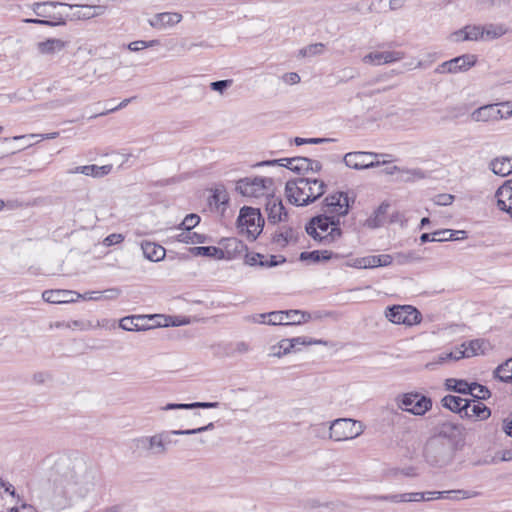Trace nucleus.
Listing matches in <instances>:
<instances>
[{
  "label": "nucleus",
  "instance_id": "12",
  "mask_svg": "<svg viewBox=\"0 0 512 512\" xmlns=\"http://www.w3.org/2000/svg\"><path fill=\"white\" fill-rule=\"evenodd\" d=\"M334 218V216L324 214L312 217L306 224L305 230L315 241L322 243L324 241L323 236L329 232Z\"/></svg>",
  "mask_w": 512,
  "mask_h": 512
},
{
  "label": "nucleus",
  "instance_id": "31",
  "mask_svg": "<svg viewBox=\"0 0 512 512\" xmlns=\"http://www.w3.org/2000/svg\"><path fill=\"white\" fill-rule=\"evenodd\" d=\"M190 252L194 256L211 257L218 260L226 258L224 250L215 246H197L191 248Z\"/></svg>",
  "mask_w": 512,
  "mask_h": 512
},
{
  "label": "nucleus",
  "instance_id": "52",
  "mask_svg": "<svg viewBox=\"0 0 512 512\" xmlns=\"http://www.w3.org/2000/svg\"><path fill=\"white\" fill-rule=\"evenodd\" d=\"M23 22L29 23V24L51 26V27L65 25V19L63 17V14H59V18H57V21H50V20L39 19V18H26L23 20Z\"/></svg>",
  "mask_w": 512,
  "mask_h": 512
},
{
  "label": "nucleus",
  "instance_id": "26",
  "mask_svg": "<svg viewBox=\"0 0 512 512\" xmlns=\"http://www.w3.org/2000/svg\"><path fill=\"white\" fill-rule=\"evenodd\" d=\"M66 46L67 42L61 39L49 38L45 41L39 42L37 44V49L39 53L43 55H54L62 51Z\"/></svg>",
  "mask_w": 512,
  "mask_h": 512
},
{
  "label": "nucleus",
  "instance_id": "40",
  "mask_svg": "<svg viewBox=\"0 0 512 512\" xmlns=\"http://www.w3.org/2000/svg\"><path fill=\"white\" fill-rule=\"evenodd\" d=\"M446 385L448 389L457 393L474 395V393L471 392V383H468L465 380H458L453 378L447 379Z\"/></svg>",
  "mask_w": 512,
  "mask_h": 512
},
{
  "label": "nucleus",
  "instance_id": "17",
  "mask_svg": "<svg viewBox=\"0 0 512 512\" xmlns=\"http://www.w3.org/2000/svg\"><path fill=\"white\" fill-rule=\"evenodd\" d=\"M42 299L52 304L72 303L80 299V293L71 290H45Z\"/></svg>",
  "mask_w": 512,
  "mask_h": 512
},
{
  "label": "nucleus",
  "instance_id": "33",
  "mask_svg": "<svg viewBox=\"0 0 512 512\" xmlns=\"http://www.w3.org/2000/svg\"><path fill=\"white\" fill-rule=\"evenodd\" d=\"M311 159L307 157H292L286 158L285 164L282 167H286L289 170L297 173L308 172V166L311 165Z\"/></svg>",
  "mask_w": 512,
  "mask_h": 512
},
{
  "label": "nucleus",
  "instance_id": "21",
  "mask_svg": "<svg viewBox=\"0 0 512 512\" xmlns=\"http://www.w3.org/2000/svg\"><path fill=\"white\" fill-rule=\"evenodd\" d=\"M68 3L59 2V1H45V2H36L32 5L33 13L46 20L57 21L60 13L53 14L51 12V8H55L57 6H66Z\"/></svg>",
  "mask_w": 512,
  "mask_h": 512
},
{
  "label": "nucleus",
  "instance_id": "32",
  "mask_svg": "<svg viewBox=\"0 0 512 512\" xmlns=\"http://www.w3.org/2000/svg\"><path fill=\"white\" fill-rule=\"evenodd\" d=\"M110 165L97 166V165H85L77 166L71 173H81L86 176L102 177L111 171Z\"/></svg>",
  "mask_w": 512,
  "mask_h": 512
},
{
  "label": "nucleus",
  "instance_id": "51",
  "mask_svg": "<svg viewBox=\"0 0 512 512\" xmlns=\"http://www.w3.org/2000/svg\"><path fill=\"white\" fill-rule=\"evenodd\" d=\"M482 28L484 29V37L486 36L487 39H497L503 36L506 32L501 25L489 24L482 26Z\"/></svg>",
  "mask_w": 512,
  "mask_h": 512
},
{
  "label": "nucleus",
  "instance_id": "46",
  "mask_svg": "<svg viewBox=\"0 0 512 512\" xmlns=\"http://www.w3.org/2000/svg\"><path fill=\"white\" fill-rule=\"evenodd\" d=\"M176 239H177V241L186 243V244H189V243L202 244L207 241L206 235L200 234L197 232L190 233V231L188 233H186V232L180 233L179 235H177Z\"/></svg>",
  "mask_w": 512,
  "mask_h": 512
},
{
  "label": "nucleus",
  "instance_id": "62",
  "mask_svg": "<svg viewBox=\"0 0 512 512\" xmlns=\"http://www.w3.org/2000/svg\"><path fill=\"white\" fill-rule=\"evenodd\" d=\"M454 201V196L451 194H438L434 197V203L438 206H448L451 205Z\"/></svg>",
  "mask_w": 512,
  "mask_h": 512
},
{
  "label": "nucleus",
  "instance_id": "53",
  "mask_svg": "<svg viewBox=\"0 0 512 512\" xmlns=\"http://www.w3.org/2000/svg\"><path fill=\"white\" fill-rule=\"evenodd\" d=\"M471 392L474 393L471 396L477 400H486L491 396V392L486 386L476 382L471 383Z\"/></svg>",
  "mask_w": 512,
  "mask_h": 512
},
{
  "label": "nucleus",
  "instance_id": "1",
  "mask_svg": "<svg viewBox=\"0 0 512 512\" xmlns=\"http://www.w3.org/2000/svg\"><path fill=\"white\" fill-rule=\"evenodd\" d=\"M48 484L52 505L61 508L71 494L84 497L94 489L96 471L82 458L60 459L50 470Z\"/></svg>",
  "mask_w": 512,
  "mask_h": 512
},
{
  "label": "nucleus",
  "instance_id": "30",
  "mask_svg": "<svg viewBox=\"0 0 512 512\" xmlns=\"http://www.w3.org/2000/svg\"><path fill=\"white\" fill-rule=\"evenodd\" d=\"M283 314L285 326L300 325L311 319L310 313L301 310H286Z\"/></svg>",
  "mask_w": 512,
  "mask_h": 512
},
{
  "label": "nucleus",
  "instance_id": "36",
  "mask_svg": "<svg viewBox=\"0 0 512 512\" xmlns=\"http://www.w3.org/2000/svg\"><path fill=\"white\" fill-rule=\"evenodd\" d=\"M494 377L502 382H512V357L494 370Z\"/></svg>",
  "mask_w": 512,
  "mask_h": 512
},
{
  "label": "nucleus",
  "instance_id": "41",
  "mask_svg": "<svg viewBox=\"0 0 512 512\" xmlns=\"http://www.w3.org/2000/svg\"><path fill=\"white\" fill-rule=\"evenodd\" d=\"M294 237V230L291 227H284L283 230L277 231L272 236L273 243L281 247H285Z\"/></svg>",
  "mask_w": 512,
  "mask_h": 512
},
{
  "label": "nucleus",
  "instance_id": "43",
  "mask_svg": "<svg viewBox=\"0 0 512 512\" xmlns=\"http://www.w3.org/2000/svg\"><path fill=\"white\" fill-rule=\"evenodd\" d=\"M283 311H273L267 314H260L261 323H267L269 325H280L285 326Z\"/></svg>",
  "mask_w": 512,
  "mask_h": 512
},
{
  "label": "nucleus",
  "instance_id": "63",
  "mask_svg": "<svg viewBox=\"0 0 512 512\" xmlns=\"http://www.w3.org/2000/svg\"><path fill=\"white\" fill-rule=\"evenodd\" d=\"M373 499L378 501H389L393 503L406 502V498H404L403 494H394V495H379L373 496Z\"/></svg>",
  "mask_w": 512,
  "mask_h": 512
},
{
  "label": "nucleus",
  "instance_id": "16",
  "mask_svg": "<svg viewBox=\"0 0 512 512\" xmlns=\"http://www.w3.org/2000/svg\"><path fill=\"white\" fill-rule=\"evenodd\" d=\"M153 319V316L147 315H132L122 318L119 322V327L126 331H143L153 328L154 326L148 322Z\"/></svg>",
  "mask_w": 512,
  "mask_h": 512
},
{
  "label": "nucleus",
  "instance_id": "50",
  "mask_svg": "<svg viewBox=\"0 0 512 512\" xmlns=\"http://www.w3.org/2000/svg\"><path fill=\"white\" fill-rule=\"evenodd\" d=\"M370 268L388 266L393 262V257L389 254L369 255Z\"/></svg>",
  "mask_w": 512,
  "mask_h": 512
},
{
  "label": "nucleus",
  "instance_id": "25",
  "mask_svg": "<svg viewBox=\"0 0 512 512\" xmlns=\"http://www.w3.org/2000/svg\"><path fill=\"white\" fill-rule=\"evenodd\" d=\"M141 248L144 257L152 262L161 261L166 255L165 248L154 242H143Z\"/></svg>",
  "mask_w": 512,
  "mask_h": 512
},
{
  "label": "nucleus",
  "instance_id": "18",
  "mask_svg": "<svg viewBox=\"0 0 512 512\" xmlns=\"http://www.w3.org/2000/svg\"><path fill=\"white\" fill-rule=\"evenodd\" d=\"M500 103L487 104L474 110L471 114L472 120L476 122L497 121L502 119L501 109L497 108Z\"/></svg>",
  "mask_w": 512,
  "mask_h": 512
},
{
  "label": "nucleus",
  "instance_id": "22",
  "mask_svg": "<svg viewBox=\"0 0 512 512\" xmlns=\"http://www.w3.org/2000/svg\"><path fill=\"white\" fill-rule=\"evenodd\" d=\"M214 429V424L212 422L208 423L207 425L200 426L197 428L192 429H179V430H172V431H162L158 433L159 437L162 438V444L164 447H167L172 443L171 436L172 435H194L198 433H202L205 431H209Z\"/></svg>",
  "mask_w": 512,
  "mask_h": 512
},
{
  "label": "nucleus",
  "instance_id": "56",
  "mask_svg": "<svg viewBox=\"0 0 512 512\" xmlns=\"http://www.w3.org/2000/svg\"><path fill=\"white\" fill-rule=\"evenodd\" d=\"M422 258L413 251L407 252V253H398L396 255V260L398 264H406L411 262H418Z\"/></svg>",
  "mask_w": 512,
  "mask_h": 512
},
{
  "label": "nucleus",
  "instance_id": "4",
  "mask_svg": "<svg viewBox=\"0 0 512 512\" xmlns=\"http://www.w3.org/2000/svg\"><path fill=\"white\" fill-rule=\"evenodd\" d=\"M397 407L415 416H423L432 408V400L418 392H408L396 396Z\"/></svg>",
  "mask_w": 512,
  "mask_h": 512
},
{
  "label": "nucleus",
  "instance_id": "57",
  "mask_svg": "<svg viewBox=\"0 0 512 512\" xmlns=\"http://www.w3.org/2000/svg\"><path fill=\"white\" fill-rule=\"evenodd\" d=\"M323 49H324V44L315 43V44H311V45H308V46L302 48L300 50V54L303 57L314 56L317 54H321L323 52Z\"/></svg>",
  "mask_w": 512,
  "mask_h": 512
},
{
  "label": "nucleus",
  "instance_id": "44",
  "mask_svg": "<svg viewBox=\"0 0 512 512\" xmlns=\"http://www.w3.org/2000/svg\"><path fill=\"white\" fill-rule=\"evenodd\" d=\"M149 453L154 456L165 455L167 453V447L162 444V438L159 437L158 433L149 436Z\"/></svg>",
  "mask_w": 512,
  "mask_h": 512
},
{
  "label": "nucleus",
  "instance_id": "8",
  "mask_svg": "<svg viewBox=\"0 0 512 512\" xmlns=\"http://www.w3.org/2000/svg\"><path fill=\"white\" fill-rule=\"evenodd\" d=\"M386 318L394 324L413 326L419 324L422 315L419 310L411 305H393L385 310Z\"/></svg>",
  "mask_w": 512,
  "mask_h": 512
},
{
  "label": "nucleus",
  "instance_id": "48",
  "mask_svg": "<svg viewBox=\"0 0 512 512\" xmlns=\"http://www.w3.org/2000/svg\"><path fill=\"white\" fill-rule=\"evenodd\" d=\"M457 233H461L464 235L466 232L465 231H454V230H450V229L438 230L433 233V238L431 239V241L444 242V241H448V240H455V239H457L455 237V235Z\"/></svg>",
  "mask_w": 512,
  "mask_h": 512
},
{
  "label": "nucleus",
  "instance_id": "20",
  "mask_svg": "<svg viewBox=\"0 0 512 512\" xmlns=\"http://www.w3.org/2000/svg\"><path fill=\"white\" fill-rule=\"evenodd\" d=\"M455 42L478 41L484 38V29L481 25H466L451 35Z\"/></svg>",
  "mask_w": 512,
  "mask_h": 512
},
{
  "label": "nucleus",
  "instance_id": "59",
  "mask_svg": "<svg viewBox=\"0 0 512 512\" xmlns=\"http://www.w3.org/2000/svg\"><path fill=\"white\" fill-rule=\"evenodd\" d=\"M464 358V354L461 349L456 350L455 352L443 353L438 356V363H444L449 360H460Z\"/></svg>",
  "mask_w": 512,
  "mask_h": 512
},
{
  "label": "nucleus",
  "instance_id": "7",
  "mask_svg": "<svg viewBox=\"0 0 512 512\" xmlns=\"http://www.w3.org/2000/svg\"><path fill=\"white\" fill-rule=\"evenodd\" d=\"M362 432L361 423L349 418L336 419L329 426V438L334 441L354 439Z\"/></svg>",
  "mask_w": 512,
  "mask_h": 512
},
{
  "label": "nucleus",
  "instance_id": "11",
  "mask_svg": "<svg viewBox=\"0 0 512 512\" xmlns=\"http://www.w3.org/2000/svg\"><path fill=\"white\" fill-rule=\"evenodd\" d=\"M477 63V56L474 54H463L451 60L445 61L435 69L437 74L466 72Z\"/></svg>",
  "mask_w": 512,
  "mask_h": 512
},
{
  "label": "nucleus",
  "instance_id": "35",
  "mask_svg": "<svg viewBox=\"0 0 512 512\" xmlns=\"http://www.w3.org/2000/svg\"><path fill=\"white\" fill-rule=\"evenodd\" d=\"M223 245L225 248L223 249L226 255L225 259H231L236 253H241L247 249L246 245L237 238H227L223 240Z\"/></svg>",
  "mask_w": 512,
  "mask_h": 512
},
{
  "label": "nucleus",
  "instance_id": "55",
  "mask_svg": "<svg viewBox=\"0 0 512 512\" xmlns=\"http://www.w3.org/2000/svg\"><path fill=\"white\" fill-rule=\"evenodd\" d=\"M212 201L217 206L228 204L229 195L223 186L215 188L212 195Z\"/></svg>",
  "mask_w": 512,
  "mask_h": 512
},
{
  "label": "nucleus",
  "instance_id": "13",
  "mask_svg": "<svg viewBox=\"0 0 512 512\" xmlns=\"http://www.w3.org/2000/svg\"><path fill=\"white\" fill-rule=\"evenodd\" d=\"M65 7L73 10L70 14H63L65 21L67 19L73 20H88L100 15H103L106 11V7L103 5H72L68 4Z\"/></svg>",
  "mask_w": 512,
  "mask_h": 512
},
{
  "label": "nucleus",
  "instance_id": "60",
  "mask_svg": "<svg viewBox=\"0 0 512 512\" xmlns=\"http://www.w3.org/2000/svg\"><path fill=\"white\" fill-rule=\"evenodd\" d=\"M233 81L228 80H218L210 83V88L213 91H217L219 93H223L226 89H228L232 85Z\"/></svg>",
  "mask_w": 512,
  "mask_h": 512
},
{
  "label": "nucleus",
  "instance_id": "45",
  "mask_svg": "<svg viewBox=\"0 0 512 512\" xmlns=\"http://www.w3.org/2000/svg\"><path fill=\"white\" fill-rule=\"evenodd\" d=\"M342 236V230L340 228V220L339 218H334L333 224L330 227L328 233H326L323 238L324 241L322 244H331Z\"/></svg>",
  "mask_w": 512,
  "mask_h": 512
},
{
  "label": "nucleus",
  "instance_id": "64",
  "mask_svg": "<svg viewBox=\"0 0 512 512\" xmlns=\"http://www.w3.org/2000/svg\"><path fill=\"white\" fill-rule=\"evenodd\" d=\"M260 261H265V256L260 253H246L245 264L249 266H259Z\"/></svg>",
  "mask_w": 512,
  "mask_h": 512
},
{
  "label": "nucleus",
  "instance_id": "5",
  "mask_svg": "<svg viewBox=\"0 0 512 512\" xmlns=\"http://www.w3.org/2000/svg\"><path fill=\"white\" fill-rule=\"evenodd\" d=\"M273 183L269 177H245L236 182V191L244 197L258 198L266 195Z\"/></svg>",
  "mask_w": 512,
  "mask_h": 512
},
{
  "label": "nucleus",
  "instance_id": "58",
  "mask_svg": "<svg viewBox=\"0 0 512 512\" xmlns=\"http://www.w3.org/2000/svg\"><path fill=\"white\" fill-rule=\"evenodd\" d=\"M285 261H286V258L284 256L270 255L269 259L265 258V261H260L259 266L270 268V267H275L281 263H284Z\"/></svg>",
  "mask_w": 512,
  "mask_h": 512
},
{
  "label": "nucleus",
  "instance_id": "10",
  "mask_svg": "<svg viewBox=\"0 0 512 512\" xmlns=\"http://www.w3.org/2000/svg\"><path fill=\"white\" fill-rule=\"evenodd\" d=\"M350 208V198L345 192H337L327 196L323 201L322 210L324 215L345 216Z\"/></svg>",
  "mask_w": 512,
  "mask_h": 512
},
{
  "label": "nucleus",
  "instance_id": "24",
  "mask_svg": "<svg viewBox=\"0 0 512 512\" xmlns=\"http://www.w3.org/2000/svg\"><path fill=\"white\" fill-rule=\"evenodd\" d=\"M495 198L497 199V207L509 213L512 209V191L509 185H501L495 192Z\"/></svg>",
  "mask_w": 512,
  "mask_h": 512
},
{
  "label": "nucleus",
  "instance_id": "9",
  "mask_svg": "<svg viewBox=\"0 0 512 512\" xmlns=\"http://www.w3.org/2000/svg\"><path fill=\"white\" fill-rule=\"evenodd\" d=\"M384 156L374 152L355 151L346 153L343 157V162L349 168L355 170H364L369 168L378 167L381 164H385L386 161L375 160L376 158Z\"/></svg>",
  "mask_w": 512,
  "mask_h": 512
},
{
  "label": "nucleus",
  "instance_id": "29",
  "mask_svg": "<svg viewBox=\"0 0 512 512\" xmlns=\"http://www.w3.org/2000/svg\"><path fill=\"white\" fill-rule=\"evenodd\" d=\"M338 258L337 254H334L329 250H314V251H305L300 253L299 259L301 261H310L312 263H319L321 261H329L332 258Z\"/></svg>",
  "mask_w": 512,
  "mask_h": 512
},
{
  "label": "nucleus",
  "instance_id": "38",
  "mask_svg": "<svg viewBox=\"0 0 512 512\" xmlns=\"http://www.w3.org/2000/svg\"><path fill=\"white\" fill-rule=\"evenodd\" d=\"M404 56V52L401 51L376 52V65L397 62L402 60Z\"/></svg>",
  "mask_w": 512,
  "mask_h": 512
},
{
  "label": "nucleus",
  "instance_id": "47",
  "mask_svg": "<svg viewBox=\"0 0 512 512\" xmlns=\"http://www.w3.org/2000/svg\"><path fill=\"white\" fill-rule=\"evenodd\" d=\"M289 342L293 343V351L294 352H297L300 350L299 348H297L298 345H304V346L326 345V342L321 339L317 340V339H313V338L306 337V336L290 338Z\"/></svg>",
  "mask_w": 512,
  "mask_h": 512
},
{
  "label": "nucleus",
  "instance_id": "42",
  "mask_svg": "<svg viewBox=\"0 0 512 512\" xmlns=\"http://www.w3.org/2000/svg\"><path fill=\"white\" fill-rule=\"evenodd\" d=\"M398 179L404 182L414 181L415 179H423L425 178V172L422 169L414 168V169H404L400 168V173H398Z\"/></svg>",
  "mask_w": 512,
  "mask_h": 512
},
{
  "label": "nucleus",
  "instance_id": "15",
  "mask_svg": "<svg viewBox=\"0 0 512 512\" xmlns=\"http://www.w3.org/2000/svg\"><path fill=\"white\" fill-rule=\"evenodd\" d=\"M266 212L268 221L272 224H277L282 221H287L288 213L283 205L282 199L273 194H268L266 199Z\"/></svg>",
  "mask_w": 512,
  "mask_h": 512
},
{
  "label": "nucleus",
  "instance_id": "37",
  "mask_svg": "<svg viewBox=\"0 0 512 512\" xmlns=\"http://www.w3.org/2000/svg\"><path fill=\"white\" fill-rule=\"evenodd\" d=\"M490 169L494 174L499 176H507L511 172V166H509L508 157H501L493 159L489 164Z\"/></svg>",
  "mask_w": 512,
  "mask_h": 512
},
{
  "label": "nucleus",
  "instance_id": "39",
  "mask_svg": "<svg viewBox=\"0 0 512 512\" xmlns=\"http://www.w3.org/2000/svg\"><path fill=\"white\" fill-rule=\"evenodd\" d=\"M479 495V492L469 490H450L439 492V497L451 500H460L473 498Z\"/></svg>",
  "mask_w": 512,
  "mask_h": 512
},
{
  "label": "nucleus",
  "instance_id": "2",
  "mask_svg": "<svg viewBox=\"0 0 512 512\" xmlns=\"http://www.w3.org/2000/svg\"><path fill=\"white\" fill-rule=\"evenodd\" d=\"M326 190V184L318 179L299 178L289 180L285 185L288 201L296 206H307L320 198Z\"/></svg>",
  "mask_w": 512,
  "mask_h": 512
},
{
  "label": "nucleus",
  "instance_id": "23",
  "mask_svg": "<svg viewBox=\"0 0 512 512\" xmlns=\"http://www.w3.org/2000/svg\"><path fill=\"white\" fill-rule=\"evenodd\" d=\"M442 405L452 412L459 413L461 416L467 414V408H469V399H463L459 396L446 395L441 400Z\"/></svg>",
  "mask_w": 512,
  "mask_h": 512
},
{
  "label": "nucleus",
  "instance_id": "27",
  "mask_svg": "<svg viewBox=\"0 0 512 512\" xmlns=\"http://www.w3.org/2000/svg\"><path fill=\"white\" fill-rule=\"evenodd\" d=\"M389 207V203L382 202L373 214L365 221V226L370 229H376L383 226Z\"/></svg>",
  "mask_w": 512,
  "mask_h": 512
},
{
  "label": "nucleus",
  "instance_id": "19",
  "mask_svg": "<svg viewBox=\"0 0 512 512\" xmlns=\"http://www.w3.org/2000/svg\"><path fill=\"white\" fill-rule=\"evenodd\" d=\"M182 20V15L177 12H162L155 14L152 18L148 20V23L151 27L155 29H165L167 27H173L176 24L180 23Z\"/></svg>",
  "mask_w": 512,
  "mask_h": 512
},
{
  "label": "nucleus",
  "instance_id": "3",
  "mask_svg": "<svg viewBox=\"0 0 512 512\" xmlns=\"http://www.w3.org/2000/svg\"><path fill=\"white\" fill-rule=\"evenodd\" d=\"M456 450L452 444L430 437L424 445L423 456L430 466L442 468L452 462Z\"/></svg>",
  "mask_w": 512,
  "mask_h": 512
},
{
  "label": "nucleus",
  "instance_id": "28",
  "mask_svg": "<svg viewBox=\"0 0 512 512\" xmlns=\"http://www.w3.org/2000/svg\"><path fill=\"white\" fill-rule=\"evenodd\" d=\"M491 415L490 409L477 399L469 400V408L465 417L485 420Z\"/></svg>",
  "mask_w": 512,
  "mask_h": 512
},
{
  "label": "nucleus",
  "instance_id": "6",
  "mask_svg": "<svg viewBox=\"0 0 512 512\" xmlns=\"http://www.w3.org/2000/svg\"><path fill=\"white\" fill-rule=\"evenodd\" d=\"M237 224L241 229L245 227L247 236L254 241L262 232L264 219L262 218L259 209L244 206L240 210L237 218Z\"/></svg>",
  "mask_w": 512,
  "mask_h": 512
},
{
  "label": "nucleus",
  "instance_id": "61",
  "mask_svg": "<svg viewBox=\"0 0 512 512\" xmlns=\"http://www.w3.org/2000/svg\"><path fill=\"white\" fill-rule=\"evenodd\" d=\"M347 265L358 269H368L370 268L369 256L353 259L351 262H348Z\"/></svg>",
  "mask_w": 512,
  "mask_h": 512
},
{
  "label": "nucleus",
  "instance_id": "14",
  "mask_svg": "<svg viewBox=\"0 0 512 512\" xmlns=\"http://www.w3.org/2000/svg\"><path fill=\"white\" fill-rule=\"evenodd\" d=\"M432 437L442 442H448L457 449L462 440V427L451 422H444L438 427L437 433Z\"/></svg>",
  "mask_w": 512,
  "mask_h": 512
},
{
  "label": "nucleus",
  "instance_id": "34",
  "mask_svg": "<svg viewBox=\"0 0 512 512\" xmlns=\"http://www.w3.org/2000/svg\"><path fill=\"white\" fill-rule=\"evenodd\" d=\"M219 407L218 402H193V403H168L164 407H162V410L168 411V410H175V409H185V410H191L196 408H217Z\"/></svg>",
  "mask_w": 512,
  "mask_h": 512
},
{
  "label": "nucleus",
  "instance_id": "54",
  "mask_svg": "<svg viewBox=\"0 0 512 512\" xmlns=\"http://www.w3.org/2000/svg\"><path fill=\"white\" fill-rule=\"evenodd\" d=\"M199 222H200V216L195 213H191V214H188L183 219V221L178 225L177 228L189 232L194 227H196L199 224Z\"/></svg>",
  "mask_w": 512,
  "mask_h": 512
},
{
  "label": "nucleus",
  "instance_id": "49",
  "mask_svg": "<svg viewBox=\"0 0 512 512\" xmlns=\"http://www.w3.org/2000/svg\"><path fill=\"white\" fill-rule=\"evenodd\" d=\"M483 341L481 340H471L467 345L464 343L462 347L464 348L462 353L464 354V358L473 357L478 354V351L482 348Z\"/></svg>",
  "mask_w": 512,
  "mask_h": 512
}]
</instances>
